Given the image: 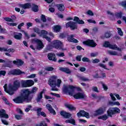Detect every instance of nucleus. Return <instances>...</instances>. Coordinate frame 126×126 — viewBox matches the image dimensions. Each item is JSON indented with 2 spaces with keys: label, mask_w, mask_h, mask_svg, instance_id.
<instances>
[{
  "label": "nucleus",
  "mask_w": 126,
  "mask_h": 126,
  "mask_svg": "<svg viewBox=\"0 0 126 126\" xmlns=\"http://www.w3.org/2000/svg\"><path fill=\"white\" fill-rule=\"evenodd\" d=\"M29 94V92L28 91L23 90L21 91V95L13 99V100L15 103H17V104H21L24 101L29 103V102H31L32 97H28Z\"/></svg>",
  "instance_id": "obj_1"
},
{
  "label": "nucleus",
  "mask_w": 126,
  "mask_h": 126,
  "mask_svg": "<svg viewBox=\"0 0 126 126\" xmlns=\"http://www.w3.org/2000/svg\"><path fill=\"white\" fill-rule=\"evenodd\" d=\"M7 85L5 84L3 86V88L4 89V91L9 94V95H13L14 94V92L18 90L19 87H20V82L19 80H16L14 82L13 85L9 84L8 86V88L7 89Z\"/></svg>",
  "instance_id": "obj_2"
},
{
  "label": "nucleus",
  "mask_w": 126,
  "mask_h": 126,
  "mask_svg": "<svg viewBox=\"0 0 126 126\" xmlns=\"http://www.w3.org/2000/svg\"><path fill=\"white\" fill-rule=\"evenodd\" d=\"M58 77L57 76H52L48 81V84L51 87L52 91H58L59 89L57 87H61V84H62V80L57 79Z\"/></svg>",
  "instance_id": "obj_3"
},
{
  "label": "nucleus",
  "mask_w": 126,
  "mask_h": 126,
  "mask_svg": "<svg viewBox=\"0 0 126 126\" xmlns=\"http://www.w3.org/2000/svg\"><path fill=\"white\" fill-rule=\"evenodd\" d=\"M74 88H75V87L73 86L64 85L63 88V91L64 93H68L69 95L72 96L73 93H74Z\"/></svg>",
  "instance_id": "obj_4"
},
{
  "label": "nucleus",
  "mask_w": 126,
  "mask_h": 126,
  "mask_svg": "<svg viewBox=\"0 0 126 126\" xmlns=\"http://www.w3.org/2000/svg\"><path fill=\"white\" fill-rule=\"evenodd\" d=\"M32 44H36V48L37 50H38V51L42 50V49L44 48V44H43V42L38 38L32 39Z\"/></svg>",
  "instance_id": "obj_5"
},
{
  "label": "nucleus",
  "mask_w": 126,
  "mask_h": 126,
  "mask_svg": "<svg viewBox=\"0 0 126 126\" xmlns=\"http://www.w3.org/2000/svg\"><path fill=\"white\" fill-rule=\"evenodd\" d=\"M103 47L105 48H109L112 50H120V49L117 46V45H112L110 44V42L105 41L103 44Z\"/></svg>",
  "instance_id": "obj_6"
},
{
  "label": "nucleus",
  "mask_w": 126,
  "mask_h": 126,
  "mask_svg": "<svg viewBox=\"0 0 126 126\" xmlns=\"http://www.w3.org/2000/svg\"><path fill=\"white\" fill-rule=\"evenodd\" d=\"M66 27L67 28L70 27L71 30H75V29H77V25L74 22L70 21L66 24Z\"/></svg>",
  "instance_id": "obj_7"
},
{
  "label": "nucleus",
  "mask_w": 126,
  "mask_h": 126,
  "mask_svg": "<svg viewBox=\"0 0 126 126\" xmlns=\"http://www.w3.org/2000/svg\"><path fill=\"white\" fill-rule=\"evenodd\" d=\"M83 44L84 45H87V46L92 47V48H95L97 46V43L94 40L89 39L86 41H84Z\"/></svg>",
  "instance_id": "obj_8"
},
{
  "label": "nucleus",
  "mask_w": 126,
  "mask_h": 126,
  "mask_svg": "<svg viewBox=\"0 0 126 126\" xmlns=\"http://www.w3.org/2000/svg\"><path fill=\"white\" fill-rule=\"evenodd\" d=\"M22 73H25L24 72L21 71L20 69H14L8 72V74L9 75H20V74H22Z\"/></svg>",
  "instance_id": "obj_9"
},
{
  "label": "nucleus",
  "mask_w": 126,
  "mask_h": 126,
  "mask_svg": "<svg viewBox=\"0 0 126 126\" xmlns=\"http://www.w3.org/2000/svg\"><path fill=\"white\" fill-rule=\"evenodd\" d=\"M53 47L56 49H60L63 46V42L60 40H54L52 42Z\"/></svg>",
  "instance_id": "obj_10"
},
{
  "label": "nucleus",
  "mask_w": 126,
  "mask_h": 126,
  "mask_svg": "<svg viewBox=\"0 0 126 126\" xmlns=\"http://www.w3.org/2000/svg\"><path fill=\"white\" fill-rule=\"evenodd\" d=\"M77 116L80 118V117H85L87 119H89V113L84 111V110L80 111L79 113L77 114Z\"/></svg>",
  "instance_id": "obj_11"
},
{
  "label": "nucleus",
  "mask_w": 126,
  "mask_h": 126,
  "mask_svg": "<svg viewBox=\"0 0 126 126\" xmlns=\"http://www.w3.org/2000/svg\"><path fill=\"white\" fill-rule=\"evenodd\" d=\"M41 33V35H40V36H42L43 38L46 39L47 41H48V42H51V38L49 37L48 36L46 35L48 34L47 31H46L45 30H42Z\"/></svg>",
  "instance_id": "obj_12"
},
{
  "label": "nucleus",
  "mask_w": 126,
  "mask_h": 126,
  "mask_svg": "<svg viewBox=\"0 0 126 126\" xmlns=\"http://www.w3.org/2000/svg\"><path fill=\"white\" fill-rule=\"evenodd\" d=\"M19 7L23 8V9H28L31 7V3H26L25 4H18Z\"/></svg>",
  "instance_id": "obj_13"
},
{
  "label": "nucleus",
  "mask_w": 126,
  "mask_h": 126,
  "mask_svg": "<svg viewBox=\"0 0 126 126\" xmlns=\"http://www.w3.org/2000/svg\"><path fill=\"white\" fill-rule=\"evenodd\" d=\"M75 99H79L85 98V94L82 93H78L73 95Z\"/></svg>",
  "instance_id": "obj_14"
},
{
  "label": "nucleus",
  "mask_w": 126,
  "mask_h": 126,
  "mask_svg": "<svg viewBox=\"0 0 126 126\" xmlns=\"http://www.w3.org/2000/svg\"><path fill=\"white\" fill-rule=\"evenodd\" d=\"M47 57L49 61H52V62H55V63L57 62V58H56V55L55 53H49Z\"/></svg>",
  "instance_id": "obj_15"
},
{
  "label": "nucleus",
  "mask_w": 126,
  "mask_h": 126,
  "mask_svg": "<svg viewBox=\"0 0 126 126\" xmlns=\"http://www.w3.org/2000/svg\"><path fill=\"white\" fill-rule=\"evenodd\" d=\"M0 118H4V119H8L9 117L6 114L5 110L4 109L0 110Z\"/></svg>",
  "instance_id": "obj_16"
},
{
  "label": "nucleus",
  "mask_w": 126,
  "mask_h": 126,
  "mask_svg": "<svg viewBox=\"0 0 126 126\" xmlns=\"http://www.w3.org/2000/svg\"><path fill=\"white\" fill-rule=\"evenodd\" d=\"M106 111V108L105 107H100L99 109L95 111L94 112V116H98V115H101V114H103L104 111Z\"/></svg>",
  "instance_id": "obj_17"
},
{
  "label": "nucleus",
  "mask_w": 126,
  "mask_h": 126,
  "mask_svg": "<svg viewBox=\"0 0 126 126\" xmlns=\"http://www.w3.org/2000/svg\"><path fill=\"white\" fill-rule=\"evenodd\" d=\"M46 107L48 110L49 112L51 114H53V115H56V111L53 109V107L50 104H47L46 105Z\"/></svg>",
  "instance_id": "obj_18"
},
{
  "label": "nucleus",
  "mask_w": 126,
  "mask_h": 126,
  "mask_svg": "<svg viewBox=\"0 0 126 126\" xmlns=\"http://www.w3.org/2000/svg\"><path fill=\"white\" fill-rule=\"evenodd\" d=\"M23 90H25L26 91L28 92L29 94H28V97H31V96H30L29 95H30V94H35V93L37 92V90H38V88L37 87H33L31 91H30L28 89Z\"/></svg>",
  "instance_id": "obj_19"
},
{
  "label": "nucleus",
  "mask_w": 126,
  "mask_h": 126,
  "mask_svg": "<svg viewBox=\"0 0 126 126\" xmlns=\"http://www.w3.org/2000/svg\"><path fill=\"white\" fill-rule=\"evenodd\" d=\"M13 63L17 65V66H21L24 63V62L20 59H16V60L13 62Z\"/></svg>",
  "instance_id": "obj_20"
},
{
  "label": "nucleus",
  "mask_w": 126,
  "mask_h": 126,
  "mask_svg": "<svg viewBox=\"0 0 126 126\" xmlns=\"http://www.w3.org/2000/svg\"><path fill=\"white\" fill-rule=\"evenodd\" d=\"M60 115L63 116V117H64V118L65 119H69V118H71V114H70L69 113H67L64 111H61Z\"/></svg>",
  "instance_id": "obj_21"
},
{
  "label": "nucleus",
  "mask_w": 126,
  "mask_h": 126,
  "mask_svg": "<svg viewBox=\"0 0 126 126\" xmlns=\"http://www.w3.org/2000/svg\"><path fill=\"white\" fill-rule=\"evenodd\" d=\"M73 37H74V35H73L68 36L67 37L68 41L73 43H78V40L73 38Z\"/></svg>",
  "instance_id": "obj_22"
},
{
  "label": "nucleus",
  "mask_w": 126,
  "mask_h": 126,
  "mask_svg": "<svg viewBox=\"0 0 126 126\" xmlns=\"http://www.w3.org/2000/svg\"><path fill=\"white\" fill-rule=\"evenodd\" d=\"M73 21H75L78 24H84V21L82 20L79 19V18L77 16L74 17Z\"/></svg>",
  "instance_id": "obj_23"
},
{
  "label": "nucleus",
  "mask_w": 126,
  "mask_h": 126,
  "mask_svg": "<svg viewBox=\"0 0 126 126\" xmlns=\"http://www.w3.org/2000/svg\"><path fill=\"white\" fill-rule=\"evenodd\" d=\"M14 37L17 40H20L22 38V34L21 33L14 32Z\"/></svg>",
  "instance_id": "obj_24"
},
{
  "label": "nucleus",
  "mask_w": 126,
  "mask_h": 126,
  "mask_svg": "<svg viewBox=\"0 0 126 126\" xmlns=\"http://www.w3.org/2000/svg\"><path fill=\"white\" fill-rule=\"evenodd\" d=\"M107 115L109 117H112L113 115H115L113 108H109L107 111Z\"/></svg>",
  "instance_id": "obj_25"
},
{
  "label": "nucleus",
  "mask_w": 126,
  "mask_h": 126,
  "mask_svg": "<svg viewBox=\"0 0 126 126\" xmlns=\"http://www.w3.org/2000/svg\"><path fill=\"white\" fill-rule=\"evenodd\" d=\"M56 6L60 11H63L64 10V5L63 4H57Z\"/></svg>",
  "instance_id": "obj_26"
},
{
  "label": "nucleus",
  "mask_w": 126,
  "mask_h": 126,
  "mask_svg": "<svg viewBox=\"0 0 126 126\" xmlns=\"http://www.w3.org/2000/svg\"><path fill=\"white\" fill-rule=\"evenodd\" d=\"M32 9L34 12H38V11H39V7L38 5L33 4L32 5Z\"/></svg>",
  "instance_id": "obj_27"
},
{
  "label": "nucleus",
  "mask_w": 126,
  "mask_h": 126,
  "mask_svg": "<svg viewBox=\"0 0 126 126\" xmlns=\"http://www.w3.org/2000/svg\"><path fill=\"white\" fill-rule=\"evenodd\" d=\"M61 29H62V27L59 25L55 26L53 27V30L54 32H56V33H57V32H60V31H61Z\"/></svg>",
  "instance_id": "obj_28"
},
{
  "label": "nucleus",
  "mask_w": 126,
  "mask_h": 126,
  "mask_svg": "<svg viewBox=\"0 0 126 126\" xmlns=\"http://www.w3.org/2000/svg\"><path fill=\"white\" fill-rule=\"evenodd\" d=\"M43 93H44V91H42L38 94L36 98L37 102H40L41 101V99L43 98Z\"/></svg>",
  "instance_id": "obj_29"
},
{
  "label": "nucleus",
  "mask_w": 126,
  "mask_h": 126,
  "mask_svg": "<svg viewBox=\"0 0 126 126\" xmlns=\"http://www.w3.org/2000/svg\"><path fill=\"white\" fill-rule=\"evenodd\" d=\"M65 123H66V124H71L73 126H75L76 125L75 120L73 119H71L69 120H66L65 121Z\"/></svg>",
  "instance_id": "obj_30"
},
{
  "label": "nucleus",
  "mask_w": 126,
  "mask_h": 126,
  "mask_svg": "<svg viewBox=\"0 0 126 126\" xmlns=\"http://www.w3.org/2000/svg\"><path fill=\"white\" fill-rule=\"evenodd\" d=\"M60 70L61 71H63L64 72L68 74H69L71 72L70 70H69V69L68 68L61 67L60 68Z\"/></svg>",
  "instance_id": "obj_31"
},
{
  "label": "nucleus",
  "mask_w": 126,
  "mask_h": 126,
  "mask_svg": "<svg viewBox=\"0 0 126 126\" xmlns=\"http://www.w3.org/2000/svg\"><path fill=\"white\" fill-rule=\"evenodd\" d=\"M65 107L68 108L70 111H73V110H75V107H73L71 104L66 103L65 104Z\"/></svg>",
  "instance_id": "obj_32"
},
{
  "label": "nucleus",
  "mask_w": 126,
  "mask_h": 126,
  "mask_svg": "<svg viewBox=\"0 0 126 126\" xmlns=\"http://www.w3.org/2000/svg\"><path fill=\"white\" fill-rule=\"evenodd\" d=\"M77 77H78L80 80H82V81H90V80L88 78L85 77V76H77Z\"/></svg>",
  "instance_id": "obj_33"
},
{
  "label": "nucleus",
  "mask_w": 126,
  "mask_h": 126,
  "mask_svg": "<svg viewBox=\"0 0 126 126\" xmlns=\"http://www.w3.org/2000/svg\"><path fill=\"white\" fill-rule=\"evenodd\" d=\"M27 82L28 84V87H30L32 86V85H34V81L32 80H27Z\"/></svg>",
  "instance_id": "obj_34"
},
{
  "label": "nucleus",
  "mask_w": 126,
  "mask_h": 126,
  "mask_svg": "<svg viewBox=\"0 0 126 126\" xmlns=\"http://www.w3.org/2000/svg\"><path fill=\"white\" fill-rule=\"evenodd\" d=\"M34 111H35L36 112H37V116H40V113H41V111H42V108H37L36 107H35L33 109Z\"/></svg>",
  "instance_id": "obj_35"
},
{
  "label": "nucleus",
  "mask_w": 126,
  "mask_h": 126,
  "mask_svg": "<svg viewBox=\"0 0 126 126\" xmlns=\"http://www.w3.org/2000/svg\"><path fill=\"white\" fill-rule=\"evenodd\" d=\"M21 85H22V87H28V85L27 84V80L22 81H21Z\"/></svg>",
  "instance_id": "obj_36"
},
{
  "label": "nucleus",
  "mask_w": 126,
  "mask_h": 126,
  "mask_svg": "<svg viewBox=\"0 0 126 126\" xmlns=\"http://www.w3.org/2000/svg\"><path fill=\"white\" fill-rule=\"evenodd\" d=\"M123 15V13L120 12H116L115 13V16L117 18H122V16Z\"/></svg>",
  "instance_id": "obj_37"
},
{
  "label": "nucleus",
  "mask_w": 126,
  "mask_h": 126,
  "mask_svg": "<svg viewBox=\"0 0 126 126\" xmlns=\"http://www.w3.org/2000/svg\"><path fill=\"white\" fill-rule=\"evenodd\" d=\"M108 115H102L98 117L99 119L103 120V121H106V120H108Z\"/></svg>",
  "instance_id": "obj_38"
},
{
  "label": "nucleus",
  "mask_w": 126,
  "mask_h": 126,
  "mask_svg": "<svg viewBox=\"0 0 126 126\" xmlns=\"http://www.w3.org/2000/svg\"><path fill=\"white\" fill-rule=\"evenodd\" d=\"M108 53L109 55H111L112 56H118V53L116 51H108Z\"/></svg>",
  "instance_id": "obj_39"
},
{
  "label": "nucleus",
  "mask_w": 126,
  "mask_h": 126,
  "mask_svg": "<svg viewBox=\"0 0 126 126\" xmlns=\"http://www.w3.org/2000/svg\"><path fill=\"white\" fill-rule=\"evenodd\" d=\"M113 111L114 112V114H117L118 113H121V110H120V108H118V107L113 108Z\"/></svg>",
  "instance_id": "obj_40"
},
{
  "label": "nucleus",
  "mask_w": 126,
  "mask_h": 126,
  "mask_svg": "<svg viewBox=\"0 0 126 126\" xmlns=\"http://www.w3.org/2000/svg\"><path fill=\"white\" fill-rule=\"evenodd\" d=\"M82 60L84 63H90V59L86 57L83 58Z\"/></svg>",
  "instance_id": "obj_41"
},
{
  "label": "nucleus",
  "mask_w": 126,
  "mask_h": 126,
  "mask_svg": "<svg viewBox=\"0 0 126 126\" xmlns=\"http://www.w3.org/2000/svg\"><path fill=\"white\" fill-rule=\"evenodd\" d=\"M118 30V33L119 35L121 36H123L124 35V33L123 32V31H122V29L120 28H117Z\"/></svg>",
  "instance_id": "obj_42"
},
{
  "label": "nucleus",
  "mask_w": 126,
  "mask_h": 126,
  "mask_svg": "<svg viewBox=\"0 0 126 126\" xmlns=\"http://www.w3.org/2000/svg\"><path fill=\"white\" fill-rule=\"evenodd\" d=\"M33 32H35V33H37V34H40V30L38 28H34L33 29Z\"/></svg>",
  "instance_id": "obj_43"
},
{
  "label": "nucleus",
  "mask_w": 126,
  "mask_h": 126,
  "mask_svg": "<svg viewBox=\"0 0 126 126\" xmlns=\"http://www.w3.org/2000/svg\"><path fill=\"white\" fill-rule=\"evenodd\" d=\"M56 56H57V57H59L60 58H63V57H64V53H57Z\"/></svg>",
  "instance_id": "obj_44"
},
{
  "label": "nucleus",
  "mask_w": 126,
  "mask_h": 126,
  "mask_svg": "<svg viewBox=\"0 0 126 126\" xmlns=\"http://www.w3.org/2000/svg\"><path fill=\"white\" fill-rule=\"evenodd\" d=\"M98 66H100V67H102V68H104V69H107L106 65H105L102 63H98Z\"/></svg>",
  "instance_id": "obj_45"
},
{
  "label": "nucleus",
  "mask_w": 126,
  "mask_h": 126,
  "mask_svg": "<svg viewBox=\"0 0 126 126\" xmlns=\"http://www.w3.org/2000/svg\"><path fill=\"white\" fill-rule=\"evenodd\" d=\"M1 98L5 102V104H7V105H9V102H8V101H7V99H6V98H5V97L2 96Z\"/></svg>",
  "instance_id": "obj_46"
},
{
  "label": "nucleus",
  "mask_w": 126,
  "mask_h": 126,
  "mask_svg": "<svg viewBox=\"0 0 126 126\" xmlns=\"http://www.w3.org/2000/svg\"><path fill=\"white\" fill-rule=\"evenodd\" d=\"M120 5H122V6H123V7H126V0L123 1L119 3Z\"/></svg>",
  "instance_id": "obj_47"
},
{
  "label": "nucleus",
  "mask_w": 126,
  "mask_h": 126,
  "mask_svg": "<svg viewBox=\"0 0 126 126\" xmlns=\"http://www.w3.org/2000/svg\"><path fill=\"white\" fill-rule=\"evenodd\" d=\"M110 97L111 98V100H112V101H116V97H115V94H110Z\"/></svg>",
  "instance_id": "obj_48"
},
{
  "label": "nucleus",
  "mask_w": 126,
  "mask_h": 126,
  "mask_svg": "<svg viewBox=\"0 0 126 126\" xmlns=\"http://www.w3.org/2000/svg\"><path fill=\"white\" fill-rule=\"evenodd\" d=\"M93 63H100V60L95 59L92 61Z\"/></svg>",
  "instance_id": "obj_49"
},
{
  "label": "nucleus",
  "mask_w": 126,
  "mask_h": 126,
  "mask_svg": "<svg viewBox=\"0 0 126 126\" xmlns=\"http://www.w3.org/2000/svg\"><path fill=\"white\" fill-rule=\"evenodd\" d=\"M41 19L42 21H43V22H46V21H47V19H46V17L44 15H42L41 16Z\"/></svg>",
  "instance_id": "obj_50"
},
{
  "label": "nucleus",
  "mask_w": 126,
  "mask_h": 126,
  "mask_svg": "<svg viewBox=\"0 0 126 126\" xmlns=\"http://www.w3.org/2000/svg\"><path fill=\"white\" fill-rule=\"evenodd\" d=\"M4 20H5V21H7L8 22H12V21H13V20H12V19L7 17L4 18Z\"/></svg>",
  "instance_id": "obj_51"
},
{
  "label": "nucleus",
  "mask_w": 126,
  "mask_h": 126,
  "mask_svg": "<svg viewBox=\"0 0 126 126\" xmlns=\"http://www.w3.org/2000/svg\"><path fill=\"white\" fill-rule=\"evenodd\" d=\"M93 91H94V92H96V93H99V91H98V88L97 87H93L92 88Z\"/></svg>",
  "instance_id": "obj_52"
},
{
  "label": "nucleus",
  "mask_w": 126,
  "mask_h": 126,
  "mask_svg": "<svg viewBox=\"0 0 126 126\" xmlns=\"http://www.w3.org/2000/svg\"><path fill=\"white\" fill-rule=\"evenodd\" d=\"M32 108V106L29 105L28 106V107L26 108L25 112H28L30 111V109Z\"/></svg>",
  "instance_id": "obj_53"
},
{
  "label": "nucleus",
  "mask_w": 126,
  "mask_h": 126,
  "mask_svg": "<svg viewBox=\"0 0 126 126\" xmlns=\"http://www.w3.org/2000/svg\"><path fill=\"white\" fill-rule=\"evenodd\" d=\"M79 70L81 72H84V71H85L86 70V68H85L84 67H80L79 68Z\"/></svg>",
  "instance_id": "obj_54"
},
{
  "label": "nucleus",
  "mask_w": 126,
  "mask_h": 126,
  "mask_svg": "<svg viewBox=\"0 0 126 126\" xmlns=\"http://www.w3.org/2000/svg\"><path fill=\"white\" fill-rule=\"evenodd\" d=\"M7 52H8V53H14V52H15V50L13 48H10L7 49Z\"/></svg>",
  "instance_id": "obj_55"
},
{
  "label": "nucleus",
  "mask_w": 126,
  "mask_h": 126,
  "mask_svg": "<svg viewBox=\"0 0 126 126\" xmlns=\"http://www.w3.org/2000/svg\"><path fill=\"white\" fill-rule=\"evenodd\" d=\"M81 58H82V55H79L77 56L76 58V61H78V62H80L81 61Z\"/></svg>",
  "instance_id": "obj_56"
},
{
  "label": "nucleus",
  "mask_w": 126,
  "mask_h": 126,
  "mask_svg": "<svg viewBox=\"0 0 126 126\" xmlns=\"http://www.w3.org/2000/svg\"><path fill=\"white\" fill-rule=\"evenodd\" d=\"M23 32H24V34L27 39L30 38V35H29V34H28L27 32L25 31H23Z\"/></svg>",
  "instance_id": "obj_57"
},
{
  "label": "nucleus",
  "mask_w": 126,
  "mask_h": 126,
  "mask_svg": "<svg viewBox=\"0 0 126 126\" xmlns=\"http://www.w3.org/2000/svg\"><path fill=\"white\" fill-rule=\"evenodd\" d=\"M100 75H101V76L99 77L100 78H106V73H103V72L101 73Z\"/></svg>",
  "instance_id": "obj_58"
},
{
  "label": "nucleus",
  "mask_w": 126,
  "mask_h": 126,
  "mask_svg": "<svg viewBox=\"0 0 126 126\" xmlns=\"http://www.w3.org/2000/svg\"><path fill=\"white\" fill-rule=\"evenodd\" d=\"M0 33H5V29H3L1 26H0Z\"/></svg>",
  "instance_id": "obj_59"
},
{
  "label": "nucleus",
  "mask_w": 126,
  "mask_h": 126,
  "mask_svg": "<svg viewBox=\"0 0 126 126\" xmlns=\"http://www.w3.org/2000/svg\"><path fill=\"white\" fill-rule=\"evenodd\" d=\"M1 122L2 123V124H3V125H5L6 126H7V125H8V122H7V121H6V120H5L2 119Z\"/></svg>",
  "instance_id": "obj_60"
},
{
  "label": "nucleus",
  "mask_w": 126,
  "mask_h": 126,
  "mask_svg": "<svg viewBox=\"0 0 126 126\" xmlns=\"http://www.w3.org/2000/svg\"><path fill=\"white\" fill-rule=\"evenodd\" d=\"M91 57H97L98 56V53L97 52H95V53H92L91 54Z\"/></svg>",
  "instance_id": "obj_61"
},
{
  "label": "nucleus",
  "mask_w": 126,
  "mask_h": 126,
  "mask_svg": "<svg viewBox=\"0 0 126 126\" xmlns=\"http://www.w3.org/2000/svg\"><path fill=\"white\" fill-rule=\"evenodd\" d=\"M105 37L106 38H110L111 37V34L109 32H106L105 34Z\"/></svg>",
  "instance_id": "obj_62"
},
{
  "label": "nucleus",
  "mask_w": 126,
  "mask_h": 126,
  "mask_svg": "<svg viewBox=\"0 0 126 126\" xmlns=\"http://www.w3.org/2000/svg\"><path fill=\"white\" fill-rule=\"evenodd\" d=\"M15 118L17 120H21V119H22V116L21 115H15Z\"/></svg>",
  "instance_id": "obj_63"
},
{
  "label": "nucleus",
  "mask_w": 126,
  "mask_h": 126,
  "mask_svg": "<svg viewBox=\"0 0 126 126\" xmlns=\"http://www.w3.org/2000/svg\"><path fill=\"white\" fill-rule=\"evenodd\" d=\"M107 14H108V15H111V16L114 17V16L115 15V14H114V13L113 12H112L110 11H107Z\"/></svg>",
  "instance_id": "obj_64"
}]
</instances>
